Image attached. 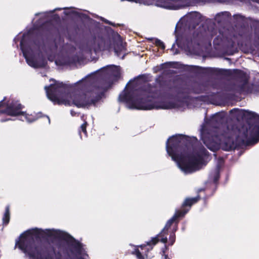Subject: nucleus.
Listing matches in <instances>:
<instances>
[{
	"mask_svg": "<svg viewBox=\"0 0 259 259\" xmlns=\"http://www.w3.org/2000/svg\"><path fill=\"white\" fill-rule=\"evenodd\" d=\"M44 234L54 239L51 246L56 259H85L87 256L81 243L60 230L44 231L37 228L27 230L21 235L19 240L16 241V246L30 259H52L48 252V249L37 242Z\"/></svg>",
	"mask_w": 259,
	"mask_h": 259,
	"instance_id": "obj_1",
	"label": "nucleus"
},
{
	"mask_svg": "<svg viewBox=\"0 0 259 259\" xmlns=\"http://www.w3.org/2000/svg\"><path fill=\"white\" fill-rule=\"evenodd\" d=\"M54 83L45 89L48 98L54 103L65 105H74L78 107H85L95 105L101 98L107 86L97 88L94 80L91 78L77 82L74 85V91L66 94L65 87L62 83L54 81Z\"/></svg>",
	"mask_w": 259,
	"mask_h": 259,
	"instance_id": "obj_2",
	"label": "nucleus"
},
{
	"mask_svg": "<svg viewBox=\"0 0 259 259\" xmlns=\"http://www.w3.org/2000/svg\"><path fill=\"white\" fill-rule=\"evenodd\" d=\"M197 140L194 137L178 135L169 138L166 142L167 154L185 174L199 170L204 164V158L207 156V152L203 147L200 146L195 149L192 154L188 152V147Z\"/></svg>",
	"mask_w": 259,
	"mask_h": 259,
	"instance_id": "obj_3",
	"label": "nucleus"
},
{
	"mask_svg": "<svg viewBox=\"0 0 259 259\" xmlns=\"http://www.w3.org/2000/svg\"><path fill=\"white\" fill-rule=\"evenodd\" d=\"M139 79L131 81L126 85L124 92L119 95V100L126 103L129 109L138 110H151L153 109H168L179 108L178 103L167 101L153 102L150 100L145 101L140 96L138 95L139 91L135 90Z\"/></svg>",
	"mask_w": 259,
	"mask_h": 259,
	"instance_id": "obj_4",
	"label": "nucleus"
},
{
	"mask_svg": "<svg viewBox=\"0 0 259 259\" xmlns=\"http://www.w3.org/2000/svg\"><path fill=\"white\" fill-rule=\"evenodd\" d=\"M218 121V116H215L209 122H206L202 126L201 135L202 140L206 147L212 151H215L220 148L225 151H229L234 147V137L233 135L228 136V133L224 131L220 135L218 134V131L214 130L210 133L206 132V128ZM232 134V133L231 134Z\"/></svg>",
	"mask_w": 259,
	"mask_h": 259,
	"instance_id": "obj_5",
	"label": "nucleus"
},
{
	"mask_svg": "<svg viewBox=\"0 0 259 259\" xmlns=\"http://www.w3.org/2000/svg\"><path fill=\"white\" fill-rule=\"evenodd\" d=\"M187 211H176L174 216L169 220L166 224L164 228L159 234L156 237L152 238L151 240L147 242V245H142L138 247L134 252L138 259H148L147 252L152 249L153 246L155 245L160 239L161 242L165 243L167 239L166 235L168 229L171 226L172 223L179 217L184 216Z\"/></svg>",
	"mask_w": 259,
	"mask_h": 259,
	"instance_id": "obj_6",
	"label": "nucleus"
},
{
	"mask_svg": "<svg viewBox=\"0 0 259 259\" xmlns=\"http://www.w3.org/2000/svg\"><path fill=\"white\" fill-rule=\"evenodd\" d=\"M20 47L27 63L33 68L45 66L47 62L41 56L34 45L24 46L23 38L20 41Z\"/></svg>",
	"mask_w": 259,
	"mask_h": 259,
	"instance_id": "obj_7",
	"label": "nucleus"
},
{
	"mask_svg": "<svg viewBox=\"0 0 259 259\" xmlns=\"http://www.w3.org/2000/svg\"><path fill=\"white\" fill-rule=\"evenodd\" d=\"M4 100L0 102V107L3 106L4 104ZM21 108V105L18 103V102H9L6 105V108L5 110L0 109V113H6L11 116H17L22 114L23 116L21 117V120H24V119L28 122H32L36 120L32 115L26 114L24 112H21L20 110Z\"/></svg>",
	"mask_w": 259,
	"mask_h": 259,
	"instance_id": "obj_8",
	"label": "nucleus"
},
{
	"mask_svg": "<svg viewBox=\"0 0 259 259\" xmlns=\"http://www.w3.org/2000/svg\"><path fill=\"white\" fill-rule=\"evenodd\" d=\"M114 42L113 46L111 45V40H107L104 42V46H102V42L99 46L100 50H108L110 51L111 49H113L115 54L122 59L123 58L125 52V47L121 40L120 36L116 34L114 37Z\"/></svg>",
	"mask_w": 259,
	"mask_h": 259,
	"instance_id": "obj_9",
	"label": "nucleus"
},
{
	"mask_svg": "<svg viewBox=\"0 0 259 259\" xmlns=\"http://www.w3.org/2000/svg\"><path fill=\"white\" fill-rule=\"evenodd\" d=\"M240 112L244 118L250 119H255L258 122V127L257 128L256 133L249 141L250 144H255L259 141V115L254 112L248 110H241Z\"/></svg>",
	"mask_w": 259,
	"mask_h": 259,
	"instance_id": "obj_10",
	"label": "nucleus"
},
{
	"mask_svg": "<svg viewBox=\"0 0 259 259\" xmlns=\"http://www.w3.org/2000/svg\"><path fill=\"white\" fill-rule=\"evenodd\" d=\"M225 132L226 133H228V136L229 135L231 136L232 133V135L234 137V144H237V143L245 142L247 141V134L245 133H242L241 131L238 130L237 128L232 127L231 129H230L229 127H227Z\"/></svg>",
	"mask_w": 259,
	"mask_h": 259,
	"instance_id": "obj_11",
	"label": "nucleus"
},
{
	"mask_svg": "<svg viewBox=\"0 0 259 259\" xmlns=\"http://www.w3.org/2000/svg\"><path fill=\"white\" fill-rule=\"evenodd\" d=\"M155 5L167 9L177 10L181 8L179 2L172 0H159L156 2Z\"/></svg>",
	"mask_w": 259,
	"mask_h": 259,
	"instance_id": "obj_12",
	"label": "nucleus"
},
{
	"mask_svg": "<svg viewBox=\"0 0 259 259\" xmlns=\"http://www.w3.org/2000/svg\"><path fill=\"white\" fill-rule=\"evenodd\" d=\"M120 68L116 66H108L106 68L102 69V71L105 74V76H107L110 78L114 77L116 79L120 75Z\"/></svg>",
	"mask_w": 259,
	"mask_h": 259,
	"instance_id": "obj_13",
	"label": "nucleus"
},
{
	"mask_svg": "<svg viewBox=\"0 0 259 259\" xmlns=\"http://www.w3.org/2000/svg\"><path fill=\"white\" fill-rule=\"evenodd\" d=\"M156 89L154 87H151L149 84H146L144 87V89L142 91L141 96L147 97H153L154 92Z\"/></svg>",
	"mask_w": 259,
	"mask_h": 259,
	"instance_id": "obj_14",
	"label": "nucleus"
},
{
	"mask_svg": "<svg viewBox=\"0 0 259 259\" xmlns=\"http://www.w3.org/2000/svg\"><path fill=\"white\" fill-rule=\"evenodd\" d=\"M78 61V57L75 56L71 58L65 59L62 61L60 60H56L55 62L57 65H70L72 64H75Z\"/></svg>",
	"mask_w": 259,
	"mask_h": 259,
	"instance_id": "obj_15",
	"label": "nucleus"
},
{
	"mask_svg": "<svg viewBox=\"0 0 259 259\" xmlns=\"http://www.w3.org/2000/svg\"><path fill=\"white\" fill-rule=\"evenodd\" d=\"M3 223L5 225H7L10 220V208L9 206H7L6 207L5 212L3 218Z\"/></svg>",
	"mask_w": 259,
	"mask_h": 259,
	"instance_id": "obj_16",
	"label": "nucleus"
},
{
	"mask_svg": "<svg viewBox=\"0 0 259 259\" xmlns=\"http://www.w3.org/2000/svg\"><path fill=\"white\" fill-rule=\"evenodd\" d=\"M198 199L197 198H187L185 199V201L183 203V206H191L193 204L196 203L198 201Z\"/></svg>",
	"mask_w": 259,
	"mask_h": 259,
	"instance_id": "obj_17",
	"label": "nucleus"
},
{
	"mask_svg": "<svg viewBox=\"0 0 259 259\" xmlns=\"http://www.w3.org/2000/svg\"><path fill=\"white\" fill-rule=\"evenodd\" d=\"M176 230H177V229H175V230H174V232L171 234H170V235L169 241H170V245H172L173 243L175 241V235L174 232L175 231H176Z\"/></svg>",
	"mask_w": 259,
	"mask_h": 259,
	"instance_id": "obj_18",
	"label": "nucleus"
},
{
	"mask_svg": "<svg viewBox=\"0 0 259 259\" xmlns=\"http://www.w3.org/2000/svg\"><path fill=\"white\" fill-rule=\"evenodd\" d=\"M155 44H156V46L160 47L162 49H164L165 48L164 44L163 43V42H162L160 40H158V39L156 40Z\"/></svg>",
	"mask_w": 259,
	"mask_h": 259,
	"instance_id": "obj_19",
	"label": "nucleus"
},
{
	"mask_svg": "<svg viewBox=\"0 0 259 259\" xmlns=\"http://www.w3.org/2000/svg\"><path fill=\"white\" fill-rule=\"evenodd\" d=\"M87 124V122H84V123L83 124H82L80 126V128H81L82 131L84 133V134L85 135L87 134V131H86Z\"/></svg>",
	"mask_w": 259,
	"mask_h": 259,
	"instance_id": "obj_20",
	"label": "nucleus"
},
{
	"mask_svg": "<svg viewBox=\"0 0 259 259\" xmlns=\"http://www.w3.org/2000/svg\"><path fill=\"white\" fill-rule=\"evenodd\" d=\"M214 175H215V177H214V181L215 182H216L219 179V171H218V169H215Z\"/></svg>",
	"mask_w": 259,
	"mask_h": 259,
	"instance_id": "obj_21",
	"label": "nucleus"
},
{
	"mask_svg": "<svg viewBox=\"0 0 259 259\" xmlns=\"http://www.w3.org/2000/svg\"><path fill=\"white\" fill-rule=\"evenodd\" d=\"M191 15H192V14H190L189 15L186 16V17L185 18V19H187V18H188L189 17H191Z\"/></svg>",
	"mask_w": 259,
	"mask_h": 259,
	"instance_id": "obj_22",
	"label": "nucleus"
},
{
	"mask_svg": "<svg viewBox=\"0 0 259 259\" xmlns=\"http://www.w3.org/2000/svg\"><path fill=\"white\" fill-rule=\"evenodd\" d=\"M46 118L48 119L49 123H50V119L48 116H46Z\"/></svg>",
	"mask_w": 259,
	"mask_h": 259,
	"instance_id": "obj_23",
	"label": "nucleus"
},
{
	"mask_svg": "<svg viewBox=\"0 0 259 259\" xmlns=\"http://www.w3.org/2000/svg\"><path fill=\"white\" fill-rule=\"evenodd\" d=\"M17 40H18V38L16 37V38H14V41H15V42H16V41H17Z\"/></svg>",
	"mask_w": 259,
	"mask_h": 259,
	"instance_id": "obj_24",
	"label": "nucleus"
},
{
	"mask_svg": "<svg viewBox=\"0 0 259 259\" xmlns=\"http://www.w3.org/2000/svg\"><path fill=\"white\" fill-rule=\"evenodd\" d=\"M7 121V120H5V119H1V121L2 122H4V121Z\"/></svg>",
	"mask_w": 259,
	"mask_h": 259,
	"instance_id": "obj_25",
	"label": "nucleus"
},
{
	"mask_svg": "<svg viewBox=\"0 0 259 259\" xmlns=\"http://www.w3.org/2000/svg\"><path fill=\"white\" fill-rule=\"evenodd\" d=\"M165 259H170L168 258L167 256H165Z\"/></svg>",
	"mask_w": 259,
	"mask_h": 259,
	"instance_id": "obj_26",
	"label": "nucleus"
},
{
	"mask_svg": "<svg viewBox=\"0 0 259 259\" xmlns=\"http://www.w3.org/2000/svg\"><path fill=\"white\" fill-rule=\"evenodd\" d=\"M49 60H50V61H52L53 60H51L50 58H49Z\"/></svg>",
	"mask_w": 259,
	"mask_h": 259,
	"instance_id": "obj_27",
	"label": "nucleus"
},
{
	"mask_svg": "<svg viewBox=\"0 0 259 259\" xmlns=\"http://www.w3.org/2000/svg\"><path fill=\"white\" fill-rule=\"evenodd\" d=\"M105 22H106V23H108V21H105Z\"/></svg>",
	"mask_w": 259,
	"mask_h": 259,
	"instance_id": "obj_28",
	"label": "nucleus"
},
{
	"mask_svg": "<svg viewBox=\"0 0 259 259\" xmlns=\"http://www.w3.org/2000/svg\"><path fill=\"white\" fill-rule=\"evenodd\" d=\"M61 8H59V9H57V10H61Z\"/></svg>",
	"mask_w": 259,
	"mask_h": 259,
	"instance_id": "obj_29",
	"label": "nucleus"
}]
</instances>
